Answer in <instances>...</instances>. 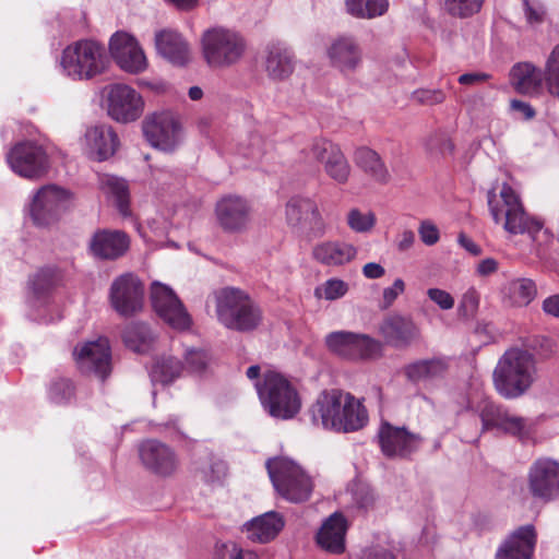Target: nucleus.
Masks as SVG:
<instances>
[{"label":"nucleus","instance_id":"nucleus-1","mask_svg":"<svg viewBox=\"0 0 559 559\" xmlns=\"http://www.w3.org/2000/svg\"><path fill=\"white\" fill-rule=\"evenodd\" d=\"M312 423L335 432H355L367 426L369 415L364 400L340 389L322 391L310 408Z\"/></svg>","mask_w":559,"mask_h":559},{"label":"nucleus","instance_id":"nucleus-2","mask_svg":"<svg viewBox=\"0 0 559 559\" xmlns=\"http://www.w3.org/2000/svg\"><path fill=\"white\" fill-rule=\"evenodd\" d=\"M537 378L535 355L519 347L506 350L492 371L493 388L506 400L523 396L531 390Z\"/></svg>","mask_w":559,"mask_h":559},{"label":"nucleus","instance_id":"nucleus-3","mask_svg":"<svg viewBox=\"0 0 559 559\" xmlns=\"http://www.w3.org/2000/svg\"><path fill=\"white\" fill-rule=\"evenodd\" d=\"M487 204L492 221L511 235L542 229V225L525 212L519 193L507 182L496 181L487 192Z\"/></svg>","mask_w":559,"mask_h":559},{"label":"nucleus","instance_id":"nucleus-4","mask_svg":"<svg viewBox=\"0 0 559 559\" xmlns=\"http://www.w3.org/2000/svg\"><path fill=\"white\" fill-rule=\"evenodd\" d=\"M264 411L282 420L294 418L301 409V397L295 384L283 373L267 369L254 383Z\"/></svg>","mask_w":559,"mask_h":559},{"label":"nucleus","instance_id":"nucleus-5","mask_svg":"<svg viewBox=\"0 0 559 559\" xmlns=\"http://www.w3.org/2000/svg\"><path fill=\"white\" fill-rule=\"evenodd\" d=\"M215 309L218 321L227 329L250 332L262 322L259 305L243 290L225 287L215 295Z\"/></svg>","mask_w":559,"mask_h":559},{"label":"nucleus","instance_id":"nucleus-6","mask_svg":"<svg viewBox=\"0 0 559 559\" xmlns=\"http://www.w3.org/2000/svg\"><path fill=\"white\" fill-rule=\"evenodd\" d=\"M109 60L104 46L91 39L78 40L61 53L62 72L72 80H91L104 73Z\"/></svg>","mask_w":559,"mask_h":559},{"label":"nucleus","instance_id":"nucleus-7","mask_svg":"<svg viewBox=\"0 0 559 559\" xmlns=\"http://www.w3.org/2000/svg\"><path fill=\"white\" fill-rule=\"evenodd\" d=\"M270 478L276 491L287 501H307L314 488L312 478L300 465L287 457H275L266 462Z\"/></svg>","mask_w":559,"mask_h":559},{"label":"nucleus","instance_id":"nucleus-8","mask_svg":"<svg viewBox=\"0 0 559 559\" xmlns=\"http://www.w3.org/2000/svg\"><path fill=\"white\" fill-rule=\"evenodd\" d=\"M201 46L204 60L214 69L229 68L238 63L247 48L246 40L239 33L223 27L205 31Z\"/></svg>","mask_w":559,"mask_h":559},{"label":"nucleus","instance_id":"nucleus-9","mask_svg":"<svg viewBox=\"0 0 559 559\" xmlns=\"http://www.w3.org/2000/svg\"><path fill=\"white\" fill-rule=\"evenodd\" d=\"M512 86L521 94L535 95L543 82L548 93L559 99V44L547 58L544 73L528 62L515 64L510 72Z\"/></svg>","mask_w":559,"mask_h":559},{"label":"nucleus","instance_id":"nucleus-10","mask_svg":"<svg viewBox=\"0 0 559 559\" xmlns=\"http://www.w3.org/2000/svg\"><path fill=\"white\" fill-rule=\"evenodd\" d=\"M328 348L352 360L377 359L382 356V344L367 334L336 331L326 335Z\"/></svg>","mask_w":559,"mask_h":559},{"label":"nucleus","instance_id":"nucleus-11","mask_svg":"<svg viewBox=\"0 0 559 559\" xmlns=\"http://www.w3.org/2000/svg\"><path fill=\"white\" fill-rule=\"evenodd\" d=\"M142 128L150 144L162 151L175 150L182 140L179 117L171 110H158L148 115Z\"/></svg>","mask_w":559,"mask_h":559},{"label":"nucleus","instance_id":"nucleus-12","mask_svg":"<svg viewBox=\"0 0 559 559\" xmlns=\"http://www.w3.org/2000/svg\"><path fill=\"white\" fill-rule=\"evenodd\" d=\"M481 431L498 429L521 440L532 433V424L525 417L511 413L502 405L485 400L479 405Z\"/></svg>","mask_w":559,"mask_h":559},{"label":"nucleus","instance_id":"nucleus-13","mask_svg":"<svg viewBox=\"0 0 559 559\" xmlns=\"http://www.w3.org/2000/svg\"><path fill=\"white\" fill-rule=\"evenodd\" d=\"M481 431L498 429L521 440L532 433V424L525 417L511 413L502 405L485 400L479 405Z\"/></svg>","mask_w":559,"mask_h":559},{"label":"nucleus","instance_id":"nucleus-14","mask_svg":"<svg viewBox=\"0 0 559 559\" xmlns=\"http://www.w3.org/2000/svg\"><path fill=\"white\" fill-rule=\"evenodd\" d=\"M285 218L290 227H308L309 234L313 237H323L328 231L329 226L322 216L319 205L311 198L292 197L285 206Z\"/></svg>","mask_w":559,"mask_h":559},{"label":"nucleus","instance_id":"nucleus-15","mask_svg":"<svg viewBox=\"0 0 559 559\" xmlns=\"http://www.w3.org/2000/svg\"><path fill=\"white\" fill-rule=\"evenodd\" d=\"M533 498L548 502L559 497V462L549 457L536 460L527 475Z\"/></svg>","mask_w":559,"mask_h":559},{"label":"nucleus","instance_id":"nucleus-16","mask_svg":"<svg viewBox=\"0 0 559 559\" xmlns=\"http://www.w3.org/2000/svg\"><path fill=\"white\" fill-rule=\"evenodd\" d=\"M144 287L132 273L118 276L110 286L111 307L123 317L133 316L142 309Z\"/></svg>","mask_w":559,"mask_h":559},{"label":"nucleus","instance_id":"nucleus-17","mask_svg":"<svg viewBox=\"0 0 559 559\" xmlns=\"http://www.w3.org/2000/svg\"><path fill=\"white\" fill-rule=\"evenodd\" d=\"M151 300L156 313L171 328L188 329L191 318L174 290L167 285L153 283Z\"/></svg>","mask_w":559,"mask_h":559},{"label":"nucleus","instance_id":"nucleus-18","mask_svg":"<svg viewBox=\"0 0 559 559\" xmlns=\"http://www.w3.org/2000/svg\"><path fill=\"white\" fill-rule=\"evenodd\" d=\"M382 453L388 457H406L417 451L424 438L409 431L406 427L382 421L378 430Z\"/></svg>","mask_w":559,"mask_h":559},{"label":"nucleus","instance_id":"nucleus-19","mask_svg":"<svg viewBox=\"0 0 559 559\" xmlns=\"http://www.w3.org/2000/svg\"><path fill=\"white\" fill-rule=\"evenodd\" d=\"M326 57L331 67L345 75L355 73L364 61L362 49L350 35L332 38L326 47Z\"/></svg>","mask_w":559,"mask_h":559},{"label":"nucleus","instance_id":"nucleus-20","mask_svg":"<svg viewBox=\"0 0 559 559\" xmlns=\"http://www.w3.org/2000/svg\"><path fill=\"white\" fill-rule=\"evenodd\" d=\"M139 456L142 465L157 476H170L179 467V459L174 449L155 439L145 440L140 444Z\"/></svg>","mask_w":559,"mask_h":559},{"label":"nucleus","instance_id":"nucleus-21","mask_svg":"<svg viewBox=\"0 0 559 559\" xmlns=\"http://www.w3.org/2000/svg\"><path fill=\"white\" fill-rule=\"evenodd\" d=\"M109 51L117 64L126 72L136 74L147 68L144 51L136 39L127 32H116L111 36Z\"/></svg>","mask_w":559,"mask_h":559},{"label":"nucleus","instance_id":"nucleus-22","mask_svg":"<svg viewBox=\"0 0 559 559\" xmlns=\"http://www.w3.org/2000/svg\"><path fill=\"white\" fill-rule=\"evenodd\" d=\"M108 114L119 122H131L144 110L142 96L126 84H115L108 91Z\"/></svg>","mask_w":559,"mask_h":559},{"label":"nucleus","instance_id":"nucleus-23","mask_svg":"<svg viewBox=\"0 0 559 559\" xmlns=\"http://www.w3.org/2000/svg\"><path fill=\"white\" fill-rule=\"evenodd\" d=\"M379 333L385 343L394 348H407L421 336L415 321L400 313L386 316L379 325Z\"/></svg>","mask_w":559,"mask_h":559},{"label":"nucleus","instance_id":"nucleus-24","mask_svg":"<svg viewBox=\"0 0 559 559\" xmlns=\"http://www.w3.org/2000/svg\"><path fill=\"white\" fill-rule=\"evenodd\" d=\"M68 199V192L56 186L41 188L35 195L31 207L34 223L38 226H47L55 222L64 210Z\"/></svg>","mask_w":559,"mask_h":559},{"label":"nucleus","instance_id":"nucleus-25","mask_svg":"<svg viewBox=\"0 0 559 559\" xmlns=\"http://www.w3.org/2000/svg\"><path fill=\"white\" fill-rule=\"evenodd\" d=\"M75 359L85 372H94L102 380L106 379L111 370V356L109 342L105 337L88 342L74 349Z\"/></svg>","mask_w":559,"mask_h":559},{"label":"nucleus","instance_id":"nucleus-26","mask_svg":"<svg viewBox=\"0 0 559 559\" xmlns=\"http://www.w3.org/2000/svg\"><path fill=\"white\" fill-rule=\"evenodd\" d=\"M250 213V203L235 194L224 195L215 205L216 221L225 231L242 230L249 222Z\"/></svg>","mask_w":559,"mask_h":559},{"label":"nucleus","instance_id":"nucleus-27","mask_svg":"<svg viewBox=\"0 0 559 559\" xmlns=\"http://www.w3.org/2000/svg\"><path fill=\"white\" fill-rule=\"evenodd\" d=\"M12 171L17 175H35L47 171V155L33 142L17 143L7 156Z\"/></svg>","mask_w":559,"mask_h":559},{"label":"nucleus","instance_id":"nucleus-28","mask_svg":"<svg viewBox=\"0 0 559 559\" xmlns=\"http://www.w3.org/2000/svg\"><path fill=\"white\" fill-rule=\"evenodd\" d=\"M130 238L121 230L98 229L90 240V251L99 260H117L126 254Z\"/></svg>","mask_w":559,"mask_h":559},{"label":"nucleus","instance_id":"nucleus-29","mask_svg":"<svg viewBox=\"0 0 559 559\" xmlns=\"http://www.w3.org/2000/svg\"><path fill=\"white\" fill-rule=\"evenodd\" d=\"M537 543V533L531 524L514 530L500 545L496 559H532Z\"/></svg>","mask_w":559,"mask_h":559},{"label":"nucleus","instance_id":"nucleus-30","mask_svg":"<svg viewBox=\"0 0 559 559\" xmlns=\"http://www.w3.org/2000/svg\"><path fill=\"white\" fill-rule=\"evenodd\" d=\"M312 258L324 266H343L354 261L358 248L342 240H324L312 248Z\"/></svg>","mask_w":559,"mask_h":559},{"label":"nucleus","instance_id":"nucleus-31","mask_svg":"<svg viewBox=\"0 0 559 559\" xmlns=\"http://www.w3.org/2000/svg\"><path fill=\"white\" fill-rule=\"evenodd\" d=\"M347 521L341 513L331 514L317 533V543L321 549L333 555L345 551Z\"/></svg>","mask_w":559,"mask_h":559},{"label":"nucleus","instance_id":"nucleus-32","mask_svg":"<svg viewBox=\"0 0 559 559\" xmlns=\"http://www.w3.org/2000/svg\"><path fill=\"white\" fill-rule=\"evenodd\" d=\"M295 56L293 51L282 43L267 45L264 57V70L267 76L274 81L288 79L295 70Z\"/></svg>","mask_w":559,"mask_h":559},{"label":"nucleus","instance_id":"nucleus-33","mask_svg":"<svg viewBox=\"0 0 559 559\" xmlns=\"http://www.w3.org/2000/svg\"><path fill=\"white\" fill-rule=\"evenodd\" d=\"M313 157L323 165L330 175H345L349 171V164L341 147L325 138H317L310 148Z\"/></svg>","mask_w":559,"mask_h":559},{"label":"nucleus","instance_id":"nucleus-34","mask_svg":"<svg viewBox=\"0 0 559 559\" xmlns=\"http://www.w3.org/2000/svg\"><path fill=\"white\" fill-rule=\"evenodd\" d=\"M85 141L87 154L97 160L112 156L119 145L116 132L106 124L90 128L85 133Z\"/></svg>","mask_w":559,"mask_h":559},{"label":"nucleus","instance_id":"nucleus-35","mask_svg":"<svg viewBox=\"0 0 559 559\" xmlns=\"http://www.w3.org/2000/svg\"><path fill=\"white\" fill-rule=\"evenodd\" d=\"M157 51L169 62L183 66L189 61L190 49L187 40L176 31L164 29L156 34Z\"/></svg>","mask_w":559,"mask_h":559},{"label":"nucleus","instance_id":"nucleus-36","mask_svg":"<svg viewBox=\"0 0 559 559\" xmlns=\"http://www.w3.org/2000/svg\"><path fill=\"white\" fill-rule=\"evenodd\" d=\"M284 527L283 518L276 512H266L245 525L247 537L252 542L267 543Z\"/></svg>","mask_w":559,"mask_h":559},{"label":"nucleus","instance_id":"nucleus-37","mask_svg":"<svg viewBox=\"0 0 559 559\" xmlns=\"http://www.w3.org/2000/svg\"><path fill=\"white\" fill-rule=\"evenodd\" d=\"M448 367L444 358L419 359L406 365L403 372L409 381L417 383L443 377Z\"/></svg>","mask_w":559,"mask_h":559},{"label":"nucleus","instance_id":"nucleus-38","mask_svg":"<svg viewBox=\"0 0 559 559\" xmlns=\"http://www.w3.org/2000/svg\"><path fill=\"white\" fill-rule=\"evenodd\" d=\"M124 345L134 353L143 354L151 349L154 337L144 323L129 324L123 331Z\"/></svg>","mask_w":559,"mask_h":559},{"label":"nucleus","instance_id":"nucleus-39","mask_svg":"<svg viewBox=\"0 0 559 559\" xmlns=\"http://www.w3.org/2000/svg\"><path fill=\"white\" fill-rule=\"evenodd\" d=\"M346 11L358 19H374L383 15L389 7L388 0H345Z\"/></svg>","mask_w":559,"mask_h":559},{"label":"nucleus","instance_id":"nucleus-40","mask_svg":"<svg viewBox=\"0 0 559 559\" xmlns=\"http://www.w3.org/2000/svg\"><path fill=\"white\" fill-rule=\"evenodd\" d=\"M104 189L108 197L115 201L119 213L124 217L130 216L129 190L126 180L120 177H109Z\"/></svg>","mask_w":559,"mask_h":559},{"label":"nucleus","instance_id":"nucleus-41","mask_svg":"<svg viewBox=\"0 0 559 559\" xmlns=\"http://www.w3.org/2000/svg\"><path fill=\"white\" fill-rule=\"evenodd\" d=\"M509 297L519 307L527 306L537 295V287L531 278H516L509 283Z\"/></svg>","mask_w":559,"mask_h":559},{"label":"nucleus","instance_id":"nucleus-42","mask_svg":"<svg viewBox=\"0 0 559 559\" xmlns=\"http://www.w3.org/2000/svg\"><path fill=\"white\" fill-rule=\"evenodd\" d=\"M353 160L362 173L381 174L386 173L380 156L369 147H358L353 155Z\"/></svg>","mask_w":559,"mask_h":559},{"label":"nucleus","instance_id":"nucleus-43","mask_svg":"<svg viewBox=\"0 0 559 559\" xmlns=\"http://www.w3.org/2000/svg\"><path fill=\"white\" fill-rule=\"evenodd\" d=\"M181 362L174 357L163 358L154 365L152 369V378L154 381L167 384L173 382L182 372Z\"/></svg>","mask_w":559,"mask_h":559},{"label":"nucleus","instance_id":"nucleus-44","mask_svg":"<svg viewBox=\"0 0 559 559\" xmlns=\"http://www.w3.org/2000/svg\"><path fill=\"white\" fill-rule=\"evenodd\" d=\"M348 228L356 234L370 233L377 223L376 214L371 211L362 212L357 207H353L346 215Z\"/></svg>","mask_w":559,"mask_h":559},{"label":"nucleus","instance_id":"nucleus-45","mask_svg":"<svg viewBox=\"0 0 559 559\" xmlns=\"http://www.w3.org/2000/svg\"><path fill=\"white\" fill-rule=\"evenodd\" d=\"M226 462L215 454H209L206 461L200 468L201 477L209 484L218 483L227 475Z\"/></svg>","mask_w":559,"mask_h":559},{"label":"nucleus","instance_id":"nucleus-46","mask_svg":"<svg viewBox=\"0 0 559 559\" xmlns=\"http://www.w3.org/2000/svg\"><path fill=\"white\" fill-rule=\"evenodd\" d=\"M484 0H444V10L454 17H468L477 13Z\"/></svg>","mask_w":559,"mask_h":559},{"label":"nucleus","instance_id":"nucleus-47","mask_svg":"<svg viewBox=\"0 0 559 559\" xmlns=\"http://www.w3.org/2000/svg\"><path fill=\"white\" fill-rule=\"evenodd\" d=\"M74 395V388L70 380L58 379L51 382L49 386V400L57 405H64L71 401Z\"/></svg>","mask_w":559,"mask_h":559},{"label":"nucleus","instance_id":"nucleus-48","mask_svg":"<svg viewBox=\"0 0 559 559\" xmlns=\"http://www.w3.org/2000/svg\"><path fill=\"white\" fill-rule=\"evenodd\" d=\"M59 276L56 270L47 267L39 270L31 280V288L36 296H40L56 285Z\"/></svg>","mask_w":559,"mask_h":559},{"label":"nucleus","instance_id":"nucleus-49","mask_svg":"<svg viewBox=\"0 0 559 559\" xmlns=\"http://www.w3.org/2000/svg\"><path fill=\"white\" fill-rule=\"evenodd\" d=\"M348 290V284L340 278H331L316 289V296L326 300H335L343 297Z\"/></svg>","mask_w":559,"mask_h":559},{"label":"nucleus","instance_id":"nucleus-50","mask_svg":"<svg viewBox=\"0 0 559 559\" xmlns=\"http://www.w3.org/2000/svg\"><path fill=\"white\" fill-rule=\"evenodd\" d=\"M480 296L476 288H468L463 295L459 304V313L464 318H473L479 307Z\"/></svg>","mask_w":559,"mask_h":559},{"label":"nucleus","instance_id":"nucleus-51","mask_svg":"<svg viewBox=\"0 0 559 559\" xmlns=\"http://www.w3.org/2000/svg\"><path fill=\"white\" fill-rule=\"evenodd\" d=\"M187 369L193 373L204 371L209 365L210 357L203 349H187L185 354Z\"/></svg>","mask_w":559,"mask_h":559},{"label":"nucleus","instance_id":"nucleus-52","mask_svg":"<svg viewBox=\"0 0 559 559\" xmlns=\"http://www.w3.org/2000/svg\"><path fill=\"white\" fill-rule=\"evenodd\" d=\"M246 146L247 147L245 154L251 158H260L269 150L270 143L261 134L252 133L249 135Z\"/></svg>","mask_w":559,"mask_h":559},{"label":"nucleus","instance_id":"nucleus-53","mask_svg":"<svg viewBox=\"0 0 559 559\" xmlns=\"http://www.w3.org/2000/svg\"><path fill=\"white\" fill-rule=\"evenodd\" d=\"M405 292V282L402 278L394 280L390 287H385L380 301L381 309L390 308L400 295Z\"/></svg>","mask_w":559,"mask_h":559},{"label":"nucleus","instance_id":"nucleus-54","mask_svg":"<svg viewBox=\"0 0 559 559\" xmlns=\"http://www.w3.org/2000/svg\"><path fill=\"white\" fill-rule=\"evenodd\" d=\"M428 298L436 304L441 310H450L454 307L453 296L441 288H429L427 290Z\"/></svg>","mask_w":559,"mask_h":559},{"label":"nucleus","instance_id":"nucleus-55","mask_svg":"<svg viewBox=\"0 0 559 559\" xmlns=\"http://www.w3.org/2000/svg\"><path fill=\"white\" fill-rule=\"evenodd\" d=\"M418 234L421 241L427 246L437 243L440 237L438 227L429 221L421 222Z\"/></svg>","mask_w":559,"mask_h":559},{"label":"nucleus","instance_id":"nucleus-56","mask_svg":"<svg viewBox=\"0 0 559 559\" xmlns=\"http://www.w3.org/2000/svg\"><path fill=\"white\" fill-rule=\"evenodd\" d=\"M414 95L419 103L425 105L440 104L445 99V95L441 90H419Z\"/></svg>","mask_w":559,"mask_h":559},{"label":"nucleus","instance_id":"nucleus-57","mask_svg":"<svg viewBox=\"0 0 559 559\" xmlns=\"http://www.w3.org/2000/svg\"><path fill=\"white\" fill-rule=\"evenodd\" d=\"M237 547L235 542H217L213 550L214 559H230Z\"/></svg>","mask_w":559,"mask_h":559},{"label":"nucleus","instance_id":"nucleus-58","mask_svg":"<svg viewBox=\"0 0 559 559\" xmlns=\"http://www.w3.org/2000/svg\"><path fill=\"white\" fill-rule=\"evenodd\" d=\"M361 272H362V275L368 280H378V278H381L382 276H384V274H385L384 267L381 264L376 263V262L366 263L362 266Z\"/></svg>","mask_w":559,"mask_h":559},{"label":"nucleus","instance_id":"nucleus-59","mask_svg":"<svg viewBox=\"0 0 559 559\" xmlns=\"http://www.w3.org/2000/svg\"><path fill=\"white\" fill-rule=\"evenodd\" d=\"M498 261L492 258L481 260L476 267V272L479 276H488L498 271Z\"/></svg>","mask_w":559,"mask_h":559},{"label":"nucleus","instance_id":"nucleus-60","mask_svg":"<svg viewBox=\"0 0 559 559\" xmlns=\"http://www.w3.org/2000/svg\"><path fill=\"white\" fill-rule=\"evenodd\" d=\"M543 310L552 317L559 318V295H552L543 301Z\"/></svg>","mask_w":559,"mask_h":559},{"label":"nucleus","instance_id":"nucleus-61","mask_svg":"<svg viewBox=\"0 0 559 559\" xmlns=\"http://www.w3.org/2000/svg\"><path fill=\"white\" fill-rule=\"evenodd\" d=\"M489 79L486 73H464L460 75L459 82L463 85H475Z\"/></svg>","mask_w":559,"mask_h":559},{"label":"nucleus","instance_id":"nucleus-62","mask_svg":"<svg viewBox=\"0 0 559 559\" xmlns=\"http://www.w3.org/2000/svg\"><path fill=\"white\" fill-rule=\"evenodd\" d=\"M459 243L466 249L469 253L474 255H478L480 253V248L476 245L471 238H468L465 234L459 235Z\"/></svg>","mask_w":559,"mask_h":559},{"label":"nucleus","instance_id":"nucleus-63","mask_svg":"<svg viewBox=\"0 0 559 559\" xmlns=\"http://www.w3.org/2000/svg\"><path fill=\"white\" fill-rule=\"evenodd\" d=\"M511 107H512L513 110L523 114V116L526 119H531L535 115L534 109L528 104H526L524 102H521V100H512L511 102Z\"/></svg>","mask_w":559,"mask_h":559},{"label":"nucleus","instance_id":"nucleus-64","mask_svg":"<svg viewBox=\"0 0 559 559\" xmlns=\"http://www.w3.org/2000/svg\"><path fill=\"white\" fill-rule=\"evenodd\" d=\"M415 241V235L412 230H405L402 233L401 238L397 242V248L401 251L408 250Z\"/></svg>","mask_w":559,"mask_h":559}]
</instances>
